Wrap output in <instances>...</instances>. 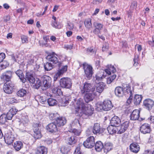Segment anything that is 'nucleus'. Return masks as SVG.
I'll use <instances>...</instances> for the list:
<instances>
[{
  "label": "nucleus",
  "mask_w": 154,
  "mask_h": 154,
  "mask_svg": "<svg viewBox=\"0 0 154 154\" xmlns=\"http://www.w3.org/2000/svg\"><path fill=\"white\" fill-rule=\"evenodd\" d=\"M41 125L36 123L33 125V130L34 132L33 137L35 139H38L41 137V136L40 131L39 130V127Z\"/></svg>",
  "instance_id": "13"
},
{
  "label": "nucleus",
  "mask_w": 154,
  "mask_h": 154,
  "mask_svg": "<svg viewBox=\"0 0 154 154\" xmlns=\"http://www.w3.org/2000/svg\"><path fill=\"white\" fill-rule=\"evenodd\" d=\"M26 80H28L30 83H33L35 82V79L33 76V75L30 73H27L26 78H25Z\"/></svg>",
  "instance_id": "39"
},
{
  "label": "nucleus",
  "mask_w": 154,
  "mask_h": 154,
  "mask_svg": "<svg viewBox=\"0 0 154 154\" xmlns=\"http://www.w3.org/2000/svg\"><path fill=\"white\" fill-rule=\"evenodd\" d=\"M14 85L11 82H7L4 85L3 89L5 92L8 94H11L13 91Z\"/></svg>",
  "instance_id": "11"
},
{
  "label": "nucleus",
  "mask_w": 154,
  "mask_h": 154,
  "mask_svg": "<svg viewBox=\"0 0 154 154\" xmlns=\"http://www.w3.org/2000/svg\"><path fill=\"white\" fill-rule=\"evenodd\" d=\"M109 49L108 44L107 43H105L104 44L102 47V50L103 51H107Z\"/></svg>",
  "instance_id": "56"
},
{
  "label": "nucleus",
  "mask_w": 154,
  "mask_h": 154,
  "mask_svg": "<svg viewBox=\"0 0 154 154\" xmlns=\"http://www.w3.org/2000/svg\"><path fill=\"white\" fill-rule=\"evenodd\" d=\"M46 59L52 64H55L58 62L57 55H55L53 54L48 55L47 56Z\"/></svg>",
  "instance_id": "23"
},
{
  "label": "nucleus",
  "mask_w": 154,
  "mask_h": 154,
  "mask_svg": "<svg viewBox=\"0 0 154 154\" xmlns=\"http://www.w3.org/2000/svg\"><path fill=\"white\" fill-rule=\"evenodd\" d=\"M66 120L65 117H60L59 116L54 121V122L57 126H63L66 123Z\"/></svg>",
  "instance_id": "20"
},
{
  "label": "nucleus",
  "mask_w": 154,
  "mask_h": 154,
  "mask_svg": "<svg viewBox=\"0 0 154 154\" xmlns=\"http://www.w3.org/2000/svg\"><path fill=\"white\" fill-rule=\"evenodd\" d=\"M92 131L94 134H95L101 133V131L100 124L98 123H95L92 128Z\"/></svg>",
  "instance_id": "26"
},
{
  "label": "nucleus",
  "mask_w": 154,
  "mask_h": 154,
  "mask_svg": "<svg viewBox=\"0 0 154 154\" xmlns=\"http://www.w3.org/2000/svg\"><path fill=\"white\" fill-rule=\"evenodd\" d=\"M15 73L23 83H24L26 82V79L24 78V75L22 70H17L16 71Z\"/></svg>",
  "instance_id": "30"
},
{
  "label": "nucleus",
  "mask_w": 154,
  "mask_h": 154,
  "mask_svg": "<svg viewBox=\"0 0 154 154\" xmlns=\"http://www.w3.org/2000/svg\"><path fill=\"white\" fill-rule=\"evenodd\" d=\"M128 121H126L123 122L120 126L118 127L117 129L119 130L118 133L121 134L124 133L127 129L129 126Z\"/></svg>",
  "instance_id": "18"
},
{
  "label": "nucleus",
  "mask_w": 154,
  "mask_h": 154,
  "mask_svg": "<svg viewBox=\"0 0 154 154\" xmlns=\"http://www.w3.org/2000/svg\"><path fill=\"white\" fill-rule=\"evenodd\" d=\"M26 93L27 91L26 89L22 88L17 92V94L18 96L22 97L25 96Z\"/></svg>",
  "instance_id": "40"
},
{
  "label": "nucleus",
  "mask_w": 154,
  "mask_h": 154,
  "mask_svg": "<svg viewBox=\"0 0 154 154\" xmlns=\"http://www.w3.org/2000/svg\"><path fill=\"white\" fill-rule=\"evenodd\" d=\"M53 66L51 63L47 62L45 64L44 68L46 70L49 71L53 68Z\"/></svg>",
  "instance_id": "45"
},
{
  "label": "nucleus",
  "mask_w": 154,
  "mask_h": 154,
  "mask_svg": "<svg viewBox=\"0 0 154 154\" xmlns=\"http://www.w3.org/2000/svg\"><path fill=\"white\" fill-rule=\"evenodd\" d=\"M29 123V120L28 116H23L19 122V128L20 129L23 130L28 126Z\"/></svg>",
  "instance_id": "12"
},
{
  "label": "nucleus",
  "mask_w": 154,
  "mask_h": 154,
  "mask_svg": "<svg viewBox=\"0 0 154 154\" xmlns=\"http://www.w3.org/2000/svg\"><path fill=\"white\" fill-rule=\"evenodd\" d=\"M28 37L24 35H22L21 37V39L22 40V42L23 43H27L28 42Z\"/></svg>",
  "instance_id": "57"
},
{
  "label": "nucleus",
  "mask_w": 154,
  "mask_h": 154,
  "mask_svg": "<svg viewBox=\"0 0 154 154\" xmlns=\"http://www.w3.org/2000/svg\"><path fill=\"white\" fill-rule=\"evenodd\" d=\"M8 120L7 116L5 114H2L0 116V122L4 124Z\"/></svg>",
  "instance_id": "44"
},
{
  "label": "nucleus",
  "mask_w": 154,
  "mask_h": 154,
  "mask_svg": "<svg viewBox=\"0 0 154 154\" xmlns=\"http://www.w3.org/2000/svg\"><path fill=\"white\" fill-rule=\"evenodd\" d=\"M67 28L69 30L72 29L74 28L73 24L71 23H68Z\"/></svg>",
  "instance_id": "64"
},
{
  "label": "nucleus",
  "mask_w": 154,
  "mask_h": 154,
  "mask_svg": "<svg viewBox=\"0 0 154 154\" xmlns=\"http://www.w3.org/2000/svg\"><path fill=\"white\" fill-rule=\"evenodd\" d=\"M127 94H128L129 95V97L127 100V103L129 104L131 102L133 98V97L132 96L133 93L131 89L130 90V92H129Z\"/></svg>",
  "instance_id": "51"
},
{
  "label": "nucleus",
  "mask_w": 154,
  "mask_h": 154,
  "mask_svg": "<svg viewBox=\"0 0 154 154\" xmlns=\"http://www.w3.org/2000/svg\"><path fill=\"white\" fill-rule=\"evenodd\" d=\"M140 112L139 110H134L130 115L131 119L132 120H138L140 116Z\"/></svg>",
  "instance_id": "27"
},
{
  "label": "nucleus",
  "mask_w": 154,
  "mask_h": 154,
  "mask_svg": "<svg viewBox=\"0 0 154 154\" xmlns=\"http://www.w3.org/2000/svg\"><path fill=\"white\" fill-rule=\"evenodd\" d=\"M68 144L70 145H72L75 144L76 142V137L74 136H71L68 137L67 139Z\"/></svg>",
  "instance_id": "37"
},
{
  "label": "nucleus",
  "mask_w": 154,
  "mask_h": 154,
  "mask_svg": "<svg viewBox=\"0 0 154 154\" xmlns=\"http://www.w3.org/2000/svg\"><path fill=\"white\" fill-rule=\"evenodd\" d=\"M52 88L53 93L56 95H60L62 94L61 89L58 88L57 87Z\"/></svg>",
  "instance_id": "42"
},
{
  "label": "nucleus",
  "mask_w": 154,
  "mask_h": 154,
  "mask_svg": "<svg viewBox=\"0 0 154 154\" xmlns=\"http://www.w3.org/2000/svg\"><path fill=\"white\" fill-rule=\"evenodd\" d=\"M28 64L29 65H33L35 63L34 62V60L33 59V57H31L30 59H28L27 61Z\"/></svg>",
  "instance_id": "63"
},
{
  "label": "nucleus",
  "mask_w": 154,
  "mask_h": 154,
  "mask_svg": "<svg viewBox=\"0 0 154 154\" xmlns=\"http://www.w3.org/2000/svg\"><path fill=\"white\" fill-rule=\"evenodd\" d=\"M2 62L1 65V67L2 69H5L9 66V63L7 61H3Z\"/></svg>",
  "instance_id": "53"
},
{
  "label": "nucleus",
  "mask_w": 154,
  "mask_h": 154,
  "mask_svg": "<svg viewBox=\"0 0 154 154\" xmlns=\"http://www.w3.org/2000/svg\"><path fill=\"white\" fill-rule=\"evenodd\" d=\"M4 138L6 143L8 145H11L13 143L15 137L13 133L9 132L5 134Z\"/></svg>",
  "instance_id": "9"
},
{
  "label": "nucleus",
  "mask_w": 154,
  "mask_h": 154,
  "mask_svg": "<svg viewBox=\"0 0 154 154\" xmlns=\"http://www.w3.org/2000/svg\"><path fill=\"white\" fill-rule=\"evenodd\" d=\"M67 66L65 65L63 66L61 69H60L58 71V73L60 74H61L62 75L63 74V73H64L65 72H66L67 70Z\"/></svg>",
  "instance_id": "49"
},
{
  "label": "nucleus",
  "mask_w": 154,
  "mask_h": 154,
  "mask_svg": "<svg viewBox=\"0 0 154 154\" xmlns=\"http://www.w3.org/2000/svg\"><path fill=\"white\" fill-rule=\"evenodd\" d=\"M140 131L141 133L144 134L150 133L151 128L149 125L146 123L143 124L140 128Z\"/></svg>",
  "instance_id": "16"
},
{
  "label": "nucleus",
  "mask_w": 154,
  "mask_h": 154,
  "mask_svg": "<svg viewBox=\"0 0 154 154\" xmlns=\"http://www.w3.org/2000/svg\"><path fill=\"white\" fill-rule=\"evenodd\" d=\"M84 24L85 27L88 29L92 27V24L90 19L86 20L84 22Z\"/></svg>",
  "instance_id": "46"
},
{
  "label": "nucleus",
  "mask_w": 154,
  "mask_h": 154,
  "mask_svg": "<svg viewBox=\"0 0 154 154\" xmlns=\"http://www.w3.org/2000/svg\"><path fill=\"white\" fill-rule=\"evenodd\" d=\"M94 96L96 95H94L93 93L92 92L91 93L86 92L84 96V99L85 101L88 103L93 100Z\"/></svg>",
  "instance_id": "28"
},
{
  "label": "nucleus",
  "mask_w": 154,
  "mask_h": 154,
  "mask_svg": "<svg viewBox=\"0 0 154 154\" xmlns=\"http://www.w3.org/2000/svg\"><path fill=\"white\" fill-rule=\"evenodd\" d=\"M105 87L104 83L103 82H100L97 84L96 89L94 91L93 94L95 95H99L103 91Z\"/></svg>",
  "instance_id": "14"
},
{
  "label": "nucleus",
  "mask_w": 154,
  "mask_h": 154,
  "mask_svg": "<svg viewBox=\"0 0 154 154\" xmlns=\"http://www.w3.org/2000/svg\"><path fill=\"white\" fill-rule=\"evenodd\" d=\"M34 84V87L36 89H38L42 85L41 81L38 78L35 79V82L33 83Z\"/></svg>",
  "instance_id": "38"
},
{
  "label": "nucleus",
  "mask_w": 154,
  "mask_h": 154,
  "mask_svg": "<svg viewBox=\"0 0 154 154\" xmlns=\"http://www.w3.org/2000/svg\"><path fill=\"white\" fill-rule=\"evenodd\" d=\"M93 108H92L90 105H88L87 106H85L83 109L81 110L79 114V116L86 118L88 116H91L93 113Z\"/></svg>",
  "instance_id": "2"
},
{
  "label": "nucleus",
  "mask_w": 154,
  "mask_h": 154,
  "mask_svg": "<svg viewBox=\"0 0 154 154\" xmlns=\"http://www.w3.org/2000/svg\"><path fill=\"white\" fill-rule=\"evenodd\" d=\"M57 125L55 123H51L49 124L46 127L47 130L51 132H56L57 131Z\"/></svg>",
  "instance_id": "21"
},
{
  "label": "nucleus",
  "mask_w": 154,
  "mask_h": 154,
  "mask_svg": "<svg viewBox=\"0 0 154 154\" xmlns=\"http://www.w3.org/2000/svg\"><path fill=\"white\" fill-rule=\"evenodd\" d=\"M83 145L86 148H91L95 145V139L93 136L88 137L83 143Z\"/></svg>",
  "instance_id": "10"
},
{
  "label": "nucleus",
  "mask_w": 154,
  "mask_h": 154,
  "mask_svg": "<svg viewBox=\"0 0 154 154\" xmlns=\"http://www.w3.org/2000/svg\"><path fill=\"white\" fill-rule=\"evenodd\" d=\"M17 111V110L15 107L12 108L7 114H6L8 120H11L13 116L15 115Z\"/></svg>",
  "instance_id": "22"
},
{
  "label": "nucleus",
  "mask_w": 154,
  "mask_h": 154,
  "mask_svg": "<svg viewBox=\"0 0 154 154\" xmlns=\"http://www.w3.org/2000/svg\"><path fill=\"white\" fill-rule=\"evenodd\" d=\"M142 96L141 95H136L135 96L134 99V101L135 104L139 105L141 101Z\"/></svg>",
  "instance_id": "35"
},
{
  "label": "nucleus",
  "mask_w": 154,
  "mask_h": 154,
  "mask_svg": "<svg viewBox=\"0 0 154 154\" xmlns=\"http://www.w3.org/2000/svg\"><path fill=\"white\" fill-rule=\"evenodd\" d=\"M73 44L66 45H64V48L67 50H70L73 48Z\"/></svg>",
  "instance_id": "60"
},
{
  "label": "nucleus",
  "mask_w": 154,
  "mask_h": 154,
  "mask_svg": "<svg viewBox=\"0 0 154 154\" xmlns=\"http://www.w3.org/2000/svg\"><path fill=\"white\" fill-rule=\"evenodd\" d=\"M59 83L60 87L63 88L69 89L72 86V80L68 78L63 77L61 79Z\"/></svg>",
  "instance_id": "4"
},
{
  "label": "nucleus",
  "mask_w": 154,
  "mask_h": 154,
  "mask_svg": "<svg viewBox=\"0 0 154 154\" xmlns=\"http://www.w3.org/2000/svg\"><path fill=\"white\" fill-rule=\"evenodd\" d=\"M57 113H51L49 115V117L51 120H55V121L59 116Z\"/></svg>",
  "instance_id": "50"
},
{
  "label": "nucleus",
  "mask_w": 154,
  "mask_h": 154,
  "mask_svg": "<svg viewBox=\"0 0 154 154\" xmlns=\"http://www.w3.org/2000/svg\"><path fill=\"white\" fill-rule=\"evenodd\" d=\"M49 105L50 106H53L57 103V101L55 99L52 98H50L48 99L47 101Z\"/></svg>",
  "instance_id": "43"
},
{
  "label": "nucleus",
  "mask_w": 154,
  "mask_h": 154,
  "mask_svg": "<svg viewBox=\"0 0 154 154\" xmlns=\"http://www.w3.org/2000/svg\"><path fill=\"white\" fill-rule=\"evenodd\" d=\"M117 129L116 127L112 126L110 125L107 128V130L108 133L109 134H112L115 133L116 132V130Z\"/></svg>",
  "instance_id": "36"
},
{
  "label": "nucleus",
  "mask_w": 154,
  "mask_h": 154,
  "mask_svg": "<svg viewBox=\"0 0 154 154\" xmlns=\"http://www.w3.org/2000/svg\"><path fill=\"white\" fill-rule=\"evenodd\" d=\"M72 132L76 136H79L81 133V131L80 130L76 129H74L72 130Z\"/></svg>",
  "instance_id": "58"
},
{
  "label": "nucleus",
  "mask_w": 154,
  "mask_h": 154,
  "mask_svg": "<svg viewBox=\"0 0 154 154\" xmlns=\"http://www.w3.org/2000/svg\"><path fill=\"white\" fill-rule=\"evenodd\" d=\"M12 77V72L10 71H8L3 73L1 76V79L7 82L10 80Z\"/></svg>",
  "instance_id": "17"
},
{
  "label": "nucleus",
  "mask_w": 154,
  "mask_h": 154,
  "mask_svg": "<svg viewBox=\"0 0 154 154\" xmlns=\"http://www.w3.org/2000/svg\"><path fill=\"white\" fill-rule=\"evenodd\" d=\"M112 144L109 142L106 143L103 146V150L106 153L110 151L112 149Z\"/></svg>",
  "instance_id": "32"
},
{
  "label": "nucleus",
  "mask_w": 154,
  "mask_h": 154,
  "mask_svg": "<svg viewBox=\"0 0 154 154\" xmlns=\"http://www.w3.org/2000/svg\"><path fill=\"white\" fill-rule=\"evenodd\" d=\"M48 150L47 148L43 146H41L38 148L36 154H47Z\"/></svg>",
  "instance_id": "29"
},
{
  "label": "nucleus",
  "mask_w": 154,
  "mask_h": 154,
  "mask_svg": "<svg viewBox=\"0 0 154 154\" xmlns=\"http://www.w3.org/2000/svg\"><path fill=\"white\" fill-rule=\"evenodd\" d=\"M23 147V143L20 141H17L14 145V147L16 151H19Z\"/></svg>",
  "instance_id": "34"
},
{
  "label": "nucleus",
  "mask_w": 154,
  "mask_h": 154,
  "mask_svg": "<svg viewBox=\"0 0 154 154\" xmlns=\"http://www.w3.org/2000/svg\"><path fill=\"white\" fill-rule=\"evenodd\" d=\"M131 151L135 153H137L140 150V146L136 143H133L130 146Z\"/></svg>",
  "instance_id": "25"
},
{
  "label": "nucleus",
  "mask_w": 154,
  "mask_h": 154,
  "mask_svg": "<svg viewBox=\"0 0 154 154\" xmlns=\"http://www.w3.org/2000/svg\"><path fill=\"white\" fill-rule=\"evenodd\" d=\"M42 89L43 90H45L50 88L51 85V79L48 76L45 75L42 78Z\"/></svg>",
  "instance_id": "6"
},
{
  "label": "nucleus",
  "mask_w": 154,
  "mask_h": 154,
  "mask_svg": "<svg viewBox=\"0 0 154 154\" xmlns=\"http://www.w3.org/2000/svg\"><path fill=\"white\" fill-rule=\"evenodd\" d=\"M39 102L42 104H45L46 102V99L45 97H41L39 98Z\"/></svg>",
  "instance_id": "59"
},
{
  "label": "nucleus",
  "mask_w": 154,
  "mask_h": 154,
  "mask_svg": "<svg viewBox=\"0 0 154 154\" xmlns=\"http://www.w3.org/2000/svg\"><path fill=\"white\" fill-rule=\"evenodd\" d=\"M73 154H82V151L81 150L80 146L78 145L76 146Z\"/></svg>",
  "instance_id": "52"
},
{
  "label": "nucleus",
  "mask_w": 154,
  "mask_h": 154,
  "mask_svg": "<svg viewBox=\"0 0 154 154\" xmlns=\"http://www.w3.org/2000/svg\"><path fill=\"white\" fill-rule=\"evenodd\" d=\"M71 99L70 96L63 97L60 100L58 103L59 105L61 106H67L69 103V101L71 100Z\"/></svg>",
  "instance_id": "19"
},
{
  "label": "nucleus",
  "mask_w": 154,
  "mask_h": 154,
  "mask_svg": "<svg viewBox=\"0 0 154 154\" xmlns=\"http://www.w3.org/2000/svg\"><path fill=\"white\" fill-rule=\"evenodd\" d=\"M73 100L75 102L76 105L75 108V111L76 113H79L81 112V110L85 107V104L84 103L83 99L81 98H79L76 100L75 98H72V100ZM73 102V100H72Z\"/></svg>",
  "instance_id": "5"
},
{
  "label": "nucleus",
  "mask_w": 154,
  "mask_h": 154,
  "mask_svg": "<svg viewBox=\"0 0 154 154\" xmlns=\"http://www.w3.org/2000/svg\"><path fill=\"white\" fill-rule=\"evenodd\" d=\"M98 108L100 109H102L105 111L110 110L113 107L110 100H104L102 104H98L97 105Z\"/></svg>",
  "instance_id": "7"
},
{
  "label": "nucleus",
  "mask_w": 154,
  "mask_h": 154,
  "mask_svg": "<svg viewBox=\"0 0 154 154\" xmlns=\"http://www.w3.org/2000/svg\"><path fill=\"white\" fill-rule=\"evenodd\" d=\"M94 145L95 150L98 152L101 151L102 149H103V144L100 141H97Z\"/></svg>",
  "instance_id": "33"
},
{
  "label": "nucleus",
  "mask_w": 154,
  "mask_h": 154,
  "mask_svg": "<svg viewBox=\"0 0 154 154\" xmlns=\"http://www.w3.org/2000/svg\"><path fill=\"white\" fill-rule=\"evenodd\" d=\"M81 93L82 94H85V92H91L93 94L94 91H95V88L91 83L85 82L83 86L80 88Z\"/></svg>",
  "instance_id": "3"
},
{
  "label": "nucleus",
  "mask_w": 154,
  "mask_h": 154,
  "mask_svg": "<svg viewBox=\"0 0 154 154\" xmlns=\"http://www.w3.org/2000/svg\"><path fill=\"white\" fill-rule=\"evenodd\" d=\"M116 75L115 74H113L107 78L106 82L107 84H110L116 78Z\"/></svg>",
  "instance_id": "48"
},
{
  "label": "nucleus",
  "mask_w": 154,
  "mask_h": 154,
  "mask_svg": "<svg viewBox=\"0 0 154 154\" xmlns=\"http://www.w3.org/2000/svg\"><path fill=\"white\" fill-rule=\"evenodd\" d=\"M131 88L127 84H124L123 87H117L115 91L116 95L118 97H122L124 95H127L130 92Z\"/></svg>",
  "instance_id": "1"
},
{
  "label": "nucleus",
  "mask_w": 154,
  "mask_h": 154,
  "mask_svg": "<svg viewBox=\"0 0 154 154\" xmlns=\"http://www.w3.org/2000/svg\"><path fill=\"white\" fill-rule=\"evenodd\" d=\"M93 25L95 28L100 31L102 29L103 26V24L98 22H94Z\"/></svg>",
  "instance_id": "47"
},
{
  "label": "nucleus",
  "mask_w": 154,
  "mask_h": 154,
  "mask_svg": "<svg viewBox=\"0 0 154 154\" xmlns=\"http://www.w3.org/2000/svg\"><path fill=\"white\" fill-rule=\"evenodd\" d=\"M9 102L11 104H13L14 103H17L18 100L14 97L9 98L8 99Z\"/></svg>",
  "instance_id": "55"
},
{
  "label": "nucleus",
  "mask_w": 154,
  "mask_h": 154,
  "mask_svg": "<svg viewBox=\"0 0 154 154\" xmlns=\"http://www.w3.org/2000/svg\"><path fill=\"white\" fill-rule=\"evenodd\" d=\"M51 25L53 27H54L56 28L60 29L61 28L62 26L58 24L57 23L56 21H53L52 22Z\"/></svg>",
  "instance_id": "54"
},
{
  "label": "nucleus",
  "mask_w": 154,
  "mask_h": 154,
  "mask_svg": "<svg viewBox=\"0 0 154 154\" xmlns=\"http://www.w3.org/2000/svg\"><path fill=\"white\" fill-rule=\"evenodd\" d=\"M154 105V101L151 99H146L143 101V105L145 108L149 110L152 109Z\"/></svg>",
  "instance_id": "15"
},
{
  "label": "nucleus",
  "mask_w": 154,
  "mask_h": 154,
  "mask_svg": "<svg viewBox=\"0 0 154 154\" xmlns=\"http://www.w3.org/2000/svg\"><path fill=\"white\" fill-rule=\"evenodd\" d=\"M137 2L135 1H133L131 4V8L135 9L137 8Z\"/></svg>",
  "instance_id": "62"
},
{
  "label": "nucleus",
  "mask_w": 154,
  "mask_h": 154,
  "mask_svg": "<svg viewBox=\"0 0 154 154\" xmlns=\"http://www.w3.org/2000/svg\"><path fill=\"white\" fill-rule=\"evenodd\" d=\"M105 71L103 70L99 72L95 75L96 80L99 81H101L102 79L104 78L106 76L104 75Z\"/></svg>",
  "instance_id": "31"
},
{
  "label": "nucleus",
  "mask_w": 154,
  "mask_h": 154,
  "mask_svg": "<svg viewBox=\"0 0 154 154\" xmlns=\"http://www.w3.org/2000/svg\"><path fill=\"white\" fill-rule=\"evenodd\" d=\"M116 71V69L113 66H111L108 69H106L105 70V72L109 74H111V72H112L113 74Z\"/></svg>",
  "instance_id": "41"
},
{
  "label": "nucleus",
  "mask_w": 154,
  "mask_h": 154,
  "mask_svg": "<svg viewBox=\"0 0 154 154\" xmlns=\"http://www.w3.org/2000/svg\"><path fill=\"white\" fill-rule=\"evenodd\" d=\"M92 32L94 34L97 36L99 35V34H100L101 33L100 31L95 28L93 29Z\"/></svg>",
  "instance_id": "61"
},
{
  "label": "nucleus",
  "mask_w": 154,
  "mask_h": 154,
  "mask_svg": "<svg viewBox=\"0 0 154 154\" xmlns=\"http://www.w3.org/2000/svg\"><path fill=\"white\" fill-rule=\"evenodd\" d=\"M121 122L119 118L117 116H115L111 119L110 121V125L116 127L118 126Z\"/></svg>",
  "instance_id": "24"
},
{
  "label": "nucleus",
  "mask_w": 154,
  "mask_h": 154,
  "mask_svg": "<svg viewBox=\"0 0 154 154\" xmlns=\"http://www.w3.org/2000/svg\"><path fill=\"white\" fill-rule=\"evenodd\" d=\"M83 66L85 76L88 79H90L92 76L93 74L92 66L86 63L83 64Z\"/></svg>",
  "instance_id": "8"
}]
</instances>
